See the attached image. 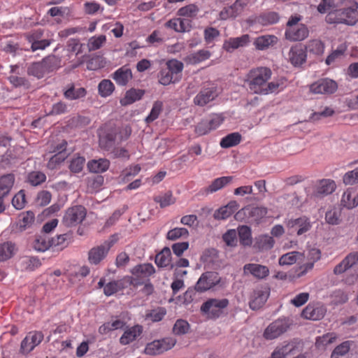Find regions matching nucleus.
Wrapping results in <instances>:
<instances>
[{
	"instance_id": "f257e3e1",
	"label": "nucleus",
	"mask_w": 358,
	"mask_h": 358,
	"mask_svg": "<svg viewBox=\"0 0 358 358\" xmlns=\"http://www.w3.org/2000/svg\"><path fill=\"white\" fill-rule=\"evenodd\" d=\"M271 76L272 71L268 67L253 68L246 74L245 83L252 93L268 94L277 91L280 85L278 81L268 82Z\"/></svg>"
},
{
	"instance_id": "f03ea898",
	"label": "nucleus",
	"mask_w": 358,
	"mask_h": 358,
	"mask_svg": "<svg viewBox=\"0 0 358 358\" xmlns=\"http://www.w3.org/2000/svg\"><path fill=\"white\" fill-rule=\"evenodd\" d=\"M125 137L122 136V130L117 127L105 124L99 133V145L107 151L113 150L116 144L126 140L130 135V131L124 130Z\"/></svg>"
},
{
	"instance_id": "7ed1b4c3",
	"label": "nucleus",
	"mask_w": 358,
	"mask_h": 358,
	"mask_svg": "<svg viewBox=\"0 0 358 358\" xmlns=\"http://www.w3.org/2000/svg\"><path fill=\"white\" fill-rule=\"evenodd\" d=\"M357 5L329 12L325 17L328 24H345L354 25L358 19Z\"/></svg>"
},
{
	"instance_id": "20e7f679",
	"label": "nucleus",
	"mask_w": 358,
	"mask_h": 358,
	"mask_svg": "<svg viewBox=\"0 0 358 358\" xmlns=\"http://www.w3.org/2000/svg\"><path fill=\"white\" fill-rule=\"evenodd\" d=\"M131 276H126L129 285L137 287L149 280V278L155 273V268L152 264H140L131 270Z\"/></svg>"
},
{
	"instance_id": "39448f33",
	"label": "nucleus",
	"mask_w": 358,
	"mask_h": 358,
	"mask_svg": "<svg viewBox=\"0 0 358 358\" xmlns=\"http://www.w3.org/2000/svg\"><path fill=\"white\" fill-rule=\"evenodd\" d=\"M226 281L222 279L218 273L207 271L203 273L199 278L195 289L199 292H204L214 287L224 288Z\"/></svg>"
},
{
	"instance_id": "423d86ee",
	"label": "nucleus",
	"mask_w": 358,
	"mask_h": 358,
	"mask_svg": "<svg viewBox=\"0 0 358 358\" xmlns=\"http://www.w3.org/2000/svg\"><path fill=\"white\" fill-rule=\"evenodd\" d=\"M229 301L227 299H209L201 306V313L209 319H217L224 313L227 308Z\"/></svg>"
},
{
	"instance_id": "0eeeda50",
	"label": "nucleus",
	"mask_w": 358,
	"mask_h": 358,
	"mask_svg": "<svg viewBox=\"0 0 358 358\" xmlns=\"http://www.w3.org/2000/svg\"><path fill=\"white\" fill-rule=\"evenodd\" d=\"M176 344V339L172 337H166L160 340H155L148 343L144 350V352L148 355H161L171 349Z\"/></svg>"
},
{
	"instance_id": "6e6552de",
	"label": "nucleus",
	"mask_w": 358,
	"mask_h": 358,
	"mask_svg": "<svg viewBox=\"0 0 358 358\" xmlns=\"http://www.w3.org/2000/svg\"><path fill=\"white\" fill-rule=\"evenodd\" d=\"M289 322L286 318H279L271 323L264 330L263 337L266 340H273L285 333L289 327Z\"/></svg>"
},
{
	"instance_id": "1a4fd4ad",
	"label": "nucleus",
	"mask_w": 358,
	"mask_h": 358,
	"mask_svg": "<svg viewBox=\"0 0 358 358\" xmlns=\"http://www.w3.org/2000/svg\"><path fill=\"white\" fill-rule=\"evenodd\" d=\"M86 209L82 206H76L66 210L62 222L66 227H73L81 223L86 217Z\"/></svg>"
},
{
	"instance_id": "9d476101",
	"label": "nucleus",
	"mask_w": 358,
	"mask_h": 358,
	"mask_svg": "<svg viewBox=\"0 0 358 358\" xmlns=\"http://www.w3.org/2000/svg\"><path fill=\"white\" fill-rule=\"evenodd\" d=\"M310 91L316 94H332L338 90L337 83L330 78H321L312 83Z\"/></svg>"
},
{
	"instance_id": "9b49d317",
	"label": "nucleus",
	"mask_w": 358,
	"mask_h": 358,
	"mask_svg": "<svg viewBox=\"0 0 358 358\" xmlns=\"http://www.w3.org/2000/svg\"><path fill=\"white\" fill-rule=\"evenodd\" d=\"M43 338L44 335L42 331H32L29 332L21 342V352L23 354L29 353L43 341Z\"/></svg>"
},
{
	"instance_id": "f8f14e48",
	"label": "nucleus",
	"mask_w": 358,
	"mask_h": 358,
	"mask_svg": "<svg viewBox=\"0 0 358 358\" xmlns=\"http://www.w3.org/2000/svg\"><path fill=\"white\" fill-rule=\"evenodd\" d=\"M286 226L292 232H296L298 236H301L311 229L312 224L308 217L301 216L299 218L289 220Z\"/></svg>"
},
{
	"instance_id": "ddd939ff",
	"label": "nucleus",
	"mask_w": 358,
	"mask_h": 358,
	"mask_svg": "<svg viewBox=\"0 0 358 358\" xmlns=\"http://www.w3.org/2000/svg\"><path fill=\"white\" fill-rule=\"evenodd\" d=\"M288 59L294 66H301L306 62L307 59L305 48L301 45H296L291 47L288 53Z\"/></svg>"
},
{
	"instance_id": "4468645a",
	"label": "nucleus",
	"mask_w": 358,
	"mask_h": 358,
	"mask_svg": "<svg viewBox=\"0 0 358 358\" xmlns=\"http://www.w3.org/2000/svg\"><path fill=\"white\" fill-rule=\"evenodd\" d=\"M308 34L309 30L303 24H300L293 27H288L285 33V38L291 41H303L308 36Z\"/></svg>"
},
{
	"instance_id": "2eb2a0df",
	"label": "nucleus",
	"mask_w": 358,
	"mask_h": 358,
	"mask_svg": "<svg viewBox=\"0 0 358 358\" xmlns=\"http://www.w3.org/2000/svg\"><path fill=\"white\" fill-rule=\"evenodd\" d=\"M217 88L210 87L201 90L194 98V103L199 106H204L217 96Z\"/></svg>"
},
{
	"instance_id": "dca6fc26",
	"label": "nucleus",
	"mask_w": 358,
	"mask_h": 358,
	"mask_svg": "<svg viewBox=\"0 0 358 358\" xmlns=\"http://www.w3.org/2000/svg\"><path fill=\"white\" fill-rule=\"evenodd\" d=\"M110 250L109 245H101L92 248L88 252V261L90 264L97 265L107 256Z\"/></svg>"
},
{
	"instance_id": "f3484780",
	"label": "nucleus",
	"mask_w": 358,
	"mask_h": 358,
	"mask_svg": "<svg viewBox=\"0 0 358 358\" xmlns=\"http://www.w3.org/2000/svg\"><path fill=\"white\" fill-rule=\"evenodd\" d=\"M164 26L176 32H187L189 31L192 28V21L189 19L176 17L167 21Z\"/></svg>"
},
{
	"instance_id": "a211bd4d",
	"label": "nucleus",
	"mask_w": 358,
	"mask_h": 358,
	"mask_svg": "<svg viewBox=\"0 0 358 358\" xmlns=\"http://www.w3.org/2000/svg\"><path fill=\"white\" fill-rule=\"evenodd\" d=\"M245 274H250L257 279H264L269 274V269L266 266L258 264H246L243 266Z\"/></svg>"
},
{
	"instance_id": "6ab92c4d",
	"label": "nucleus",
	"mask_w": 358,
	"mask_h": 358,
	"mask_svg": "<svg viewBox=\"0 0 358 358\" xmlns=\"http://www.w3.org/2000/svg\"><path fill=\"white\" fill-rule=\"evenodd\" d=\"M143 328L140 324H136L131 327L127 328L120 338V343L123 345L132 343L141 336L143 333Z\"/></svg>"
},
{
	"instance_id": "aec40b11",
	"label": "nucleus",
	"mask_w": 358,
	"mask_h": 358,
	"mask_svg": "<svg viewBox=\"0 0 358 358\" xmlns=\"http://www.w3.org/2000/svg\"><path fill=\"white\" fill-rule=\"evenodd\" d=\"M249 42L250 36L248 34H244L240 37L229 38L224 42L223 48L227 52H231L238 48L247 45Z\"/></svg>"
},
{
	"instance_id": "412c9836",
	"label": "nucleus",
	"mask_w": 358,
	"mask_h": 358,
	"mask_svg": "<svg viewBox=\"0 0 358 358\" xmlns=\"http://www.w3.org/2000/svg\"><path fill=\"white\" fill-rule=\"evenodd\" d=\"M111 77L118 85L125 86L132 79L133 75L130 68L125 65L117 69Z\"/></svg>"
},
{
	"instance_id": "4be33fe9",
	"label": "nucleus",
	"mask_w": 358,
	"mask_h": 358,
	"mask_svg": "<svg viewBox=\"0 0 358 358\" xmlns=\"http://www.w3.org/2000/svg\"><path fill=\"white\" fill-rule=\"evenodd\" d=\"M326 313V308L323 306L308 305L302 311V316L308 320H319L322 319Z\"/></svg>"
},
{
	"instance_id": "5701e85b",
	"label": "nucleus",
	"mask_w": 358,
	"mask_h": 358,
	"mask_svg": "<svg viewBox=\"0 0 358 358\" xmlns=\"http://www.w3.org/2000/svg\"><path fill=\"white\" fill-rule=\"evenodd\" d=\"M239 207L236 201H229L226 206H222L216 210L213 214L215 220H226Z\"/></svg>"
},
{
	"instance_id": "b1692460",
	"label": "nucleus",
	"mask_w": 358,
	"mask_h": 358,
	"mask_svg": "<svg viewBox=\"0 0 358 358\" xmlns=\"http://www.w3.org/2000/svg\"><path fill=\"white\" fill-rule=\"evenodd\" d=\"M269 293L267 290L256 289L254 290L250 301V307L252 310L260 308L267 301Z\"/></svg>"
},
{
	"instance_id": "393cba45",
	"label": "nucleus",
	"mask_w": 358,
	"mask_h": 358,
	"mask_svg": "<svg viewBox=\"0 0 358 358\" xmlns=\"http://www.w3.org/2000/svg\"><path fill=\"white\" fill-rule=\"evenodd\" d=\"M280 20V15L274 11L265 12L255 17L253 23H257L263 26L276 24Z\"/></svg>"
},
{
	"instance_id": "a878e982",
	"label": "nucleus",
	"mask_w": 358,
	"mask_h": 358,
	"mask_svg": "<svg viewBox=\"0 0 358 358\" xmlns=\"http://www.w3.org/2000/svg\"><path fill=\"white\" fill-rule=\"evenodd\" d=\"M233 179V176H222L215 178L205 188L204 191L207 194H213L230 184Z\"/></svg>"
},
{
	"instance_id": "bb28decb",
	"label": "nucleus",
	"mask_w": 358,
	"mask_h": 358,
	"mask_svg": "<svg viewBox=\"0 0 358 358\" xmlns=\"http://www.w3.org/2000/svg\"><path fill=\"white\" fill-rule=\"evenodd\" d=\"M14 182L15 176L12 173L0 177V199H4L8 196Z\"/></svg>"
},
{
	"instance_id": "cd10ccee",
	"label": "nucleus",
	"mask_w": 358,
	"mask_h": 358,
	"mask_svg": "<svg viewBox=\"0 0 358 358\" xmlns=\"http://www.w3.org/2000/svg\"><path fill=\"white\" fill-rule=\"evenodd\" d=\"M41 35V32L39 34L34 32L27 36L28 41L31 43V50L32 52L38 50H44L50 45V41L49 40H38Z\"/></svg>"
},
{
	"instance_id": "c85d7f7f",
	"label": "nucleus",
	"mask_w": 358,
	"mask_h": 358,
	"mask_svg": "<svg viewBox=\"0 0 358 358\" xmlns=\"http://www.w3.org/2000/svg\"><path fill=\"white\" fill-rule=\"evenodd\" d=\"M128 282L126 276L121 280H113L107 283L103 288V293L106 296H111L127 286Z\"/></svg>"
},
{
	"instance_id": "c756f323",
	"label": "nucleus",
	"mask_w": 358,
	"mask_h": 358,
	"mask_svg": "<svg viewBox=\"0 0 358 358\" xmlns=\"http://www.w3.org/2000/svg\"><path fill=\"white\" fill-rule=\"evenodd\" d=\"M145 94V91L139 89H131L126 92L124 96L120 99L122 106H128L140 100Z\"/></svg>"
},
{
	"instance_id": "7c9ffc66",
	"label": "nucleus",
	"mask_w": 358,
	"mask_h": 358,
	"mask_svg": "<svg viewBox=\"0 0 358 358\" xmlns=\"http://www.w3.org/2000/svg\"><path fill=\"white\" fill-rule=\"evenodd\" d=\"M277 42L278 38L276 36L273 35H265L257 37L254 42V45L256 49L264 50L276 44Z\"/></svg>"
},
{
	"instance_id": "2f4dec72",
	"label": "nucleus",
	"mask_w": 358,
	"mask_h": 358,
	"mask_svg": "<svg viewBox=\"0 0 358 358\" xmlns=\"http://www.w3.org/2000/svg\"><path fill=\"white\" fill-rule=\"evenodd\" d=\"M336 189V184L334 180H322L318 183L315 195L317 196H322L331 194Z\"/></svg>"
},
{
	"instance_id": "473e14b6",
	"label": "nucleus",
	"mask_w": 358,
	"mask_h": 358,
	"mask_svg": "<svg viewBox=\"0 0 358 358\" xmlns=\"http://www.w3.org/2000/svg\"><path fill=\"white\" fill-rule=\"evenodd\" d=\"M171 74L170 70L166 66L161 68L157 76L159 83L162 85L166 86L180 81V78L175 77Z\"/></svg>"
},
{
	"instance_id": "72a5a7b5",
	"label": "nucleus",
	"mask_w": 358,
	"mask_h": 358,
	"mask_svg": "<svg viewBox=\"0 0 358 358\" xmlns=\"http://www.w3.org/2000/svg\"><path fill=\"white\" fill-rule=\"evenodd\" d=\"M109 166L110 162L106 159H94L87 164L89 170L94 173H103L108 169Z\"/></svg>"
},
{
	"instance_id": "f704fd0d",
	"label": "nucleus",
	"mask_w": 358,
	"mask_h": 358,
	"mask_svg": "<svg viewBox=\"0 0 358 358\" xmlns=\"http://www.w3.org/2000/svg\"><path fill=\"white\" fill-rule=\"evenodd\" d=\"M155 264L159 267L171 266V252L170 248L166 247L155 257Z\"/></svg>"
},
{
	"instance_id": "c9c22d12",
	"label": "nucleus",
	"mask_w": 358,
	"mask_h": 358,
	"mask_svg": "<svg viewBox=\"0 0 358 358\" xmlns=\"http://www.w3.org/2000/svg\"><path fill=\"white\" fill-rule=\"evenodd\" d=\"M241 139L242 136L238 132H233L223 137L220 145L222 148L234 147L241 143Z\"/></svg>"
},
{
	"instance_id": "e433bc0d",
	"label": "nucleus",
	"mask_w": 358,
	"mask_h": 358,
	"mask_svg": "<svg viewBox=\"0 0 358 358\" xmlns=\"http://www.w3.org/2000/svg\"><path fill=\"white\" fill-rule=\"evenodd\" d=\"M274 243L273 237L268 235H261L256 238L255 247L259 250H268L273 247Z\"/></svg>"
},
{
	"instance_id": "4c0bfd02",
	"label": "nucleus",
	"mask_w": 358,
	"mask_h": 358,
	"mask_svg": "<svg viewBox=\"0 0 358 358\" xmlns=\"http://www.w3.org/2000/svg\"><path fill=\"white\" fill-rule=\"evenodd\" d=\"M41 63L43 64L45 73L57 69L60 66V60L55 55H49L45 57L41 61Z\"/></svg>"
},
{
	"instance_id": "58836bf2",
	"label": "nucleus",
	"mask_w": 358,
	"mask_h": 358,
	"mask_svg": "<svg viewBox=\"0 0 358 358\" xmlns=\"http://www.w3.org/2000/svg\"><path fill=\"white\" fill-rule=\"evenodd\" d=\"M154 201L159 204V206L163 208L169 206L176 203V199L173 196L171 191H168L162 194L154 196Z\"/></svg>"
},
{
	"instance_id": "ea45409f",
	"label": "nucleus",
	"mask_w": 358,
	"mask_h": 358,
	"mask_svg": "<svg viewBox=\"0 0 358 358\" xmlns=\"http://www.w3.org/2000/svg\"><path fill=\"white\" fill-rule=\"evenodd\" d=\"M337 338L335 333H327L316 338L315 346L318 349H325L329 345L334 343Z\"/></svg>"
},
{
	"instance_id": "a19ab883",
	"label": "nucleus",
	"mask_w": 358,
	"mask_h": 358,
	"mask_svg": "<svg viewBox=\"0 0 358 358\" xmlns=\"http://www.w3.org/2000/svg\"><path fill=\"white\" fill-rule=\"evenodd\" d=\"M87 91L84 87L76 89L73 84L64 91L65 98L69 100H75L85 96Z\"/></svg>"
},
{
	"instance_id": "79ce46f5",
	"label": "nucleus",
	"mask_w": 358,
	"mask_h": 358,
	"mask_svg": "<svg viewBox=\"0 0 358 358\" xmlns=\"http://www.w3.org/2000/svg\"><path fill=\"white\" fill-rule=\"evenodd\" d=\"M69 236L68 234H64L57 235L56 237L50 238L51 248L56 250H62L69 244L68 240Z\"/></svg>"
},
{
	"instance_id": "37998d69",
	"label": "nucleus",
	"mask_w": 358,
	"mask_h": 358,
	"mask_svg": "<svg viewBox=\"0 0 358 358\" xmlns=\"http://www.w3.org/2000/svg\"><path fill=\"white\" fill-rule=\"evenodd\" d=\"M348 46L345 43L339 45L335 50L332 51V52L328 55L325 60L326 64L331 65L340 59L345 55Z\"/></svg>"
},
{
	"instance_id": "c03bdc74",
	"label": "nucleus",
	"mask_w": 358,
	"mask_h": 358,
	"mask_svg": "<svg viewBox=\"0 0 358 358\" xmlns=\"http://www.w3.org/2000/svg\"><path fill=\"white\" fill-rule=\"evenodd\" d=\"M115 90L114 84L108 79L102 80L98 85L99 94L102 97H107L112 94Z\"/></svg>"
},
{
	"instance_id": "a18cd8bd",
	"label": "nucleus",
	"mask_w": 358,
	"mask_h": 358,
	"mask_svg": "<svg viewBox=\"0 0 358 358\" xmlns=\"http://www.w3.org/2000/svg\"><path fill=\"white\" fill-rule=\"evenodd\" d=\"M305 50L306 52L308 51L314 55H320L324 52V45L320 40L313 39L308 41Z\"/></svg>"
},
{
	"instance_id": "49530a36",
	"label": "nucleus",
	"mask_w": 358,
	"mask_h": 358,
	"mask_svg": "<svg viewBox=\"0 0 358 358\" xmlns=\"http://www.w3.org/2000/svg\"><path fill=\"white\" fill-rule=\"evenodd\" d=\"M35 250L44 252L51 248L50 238L47 234L38 236L34 243Z\"/></svg>"
},
{
	"instance_id": "de8ad7c7",
	"label": "nucleus",
	"mask_w": 358,
	"mask_h": 358,
	"mask_svg": "<svg viewBox=\"0 0 358 358\" xmlns=\"http://www.w3.org/2000/svg\"><path fill=\"white\" fill-rule=\"evenodd\" d=\"M166 66L170 70L171 75L181 78V73L183 70V63L177 59H170L166 63Z\"/></svg>"
},
{
	"instance_id": "09e8293b",
	"label": "nucleus",
	"mask_w": 358,
	"mask_h": 358,
	"mask_svg": "<svg viewBox=\"0 0 358 358\" xmlns=\"http://www.w3.org/2000/svg\"><path fill=\"white\" fill-rule=\"evenodd\" d=\"M352 341H347L335 348L333 350L331 358H342L350 351Z\"/></svg>"
},
{
	"instance_id": "8fccbe9b",
	"label": "nucleus",
	"mask_w": 358,
	"mask_h": 358,
	"mask_svg": "<svg viewBox=\"0 0 358 358\" xmlns=\"http://www.w3.org/2000/svg\"><path fill=\"white\" fill-rule=\"evenodd\" d=\"M199 11V8L195 4H189L187 6L180 8L177 14L179 16L194 18L195 17Z\"/></svg>"
},
{
	"instance_id": "3c124183",
	"label": "nucleus",
	"mask_w": 358,
	"mask_h": 358,
	"mask_svg": "<svg viewBox=\"0 0 358 358\" xmlns=\"http://www.w3.org/2000/svg\"><path fill=\"white\" fill-rule=\"evenodd\" d=\"M15 245L10 242L0 244V261L10 259L14 254Z\"/></svg>"
},
{
	"instance_id": "603ef678",
	"label": "nucleus",
	"mask_w": 358,
	"mask_h": 358,
	"mask_svg": "<svg viewBox=\"0 0 358 358\" xmlns=\"http://www.w3.org/2000/svg\"><path fill=\"white\" fill-rule=\"evenodd\" d=\"M341 204L344 207L348 209H351L357 206V196H355L352 192L348 189L343 194Z\"/></svg>"
},
{
	"instance_id": "864d4df0",
	"label": "nucleus",
	"mask_w": 358,
	"mask_h": 358,
	"mask_svg": "<svg viewBox=\"0 0 358 358\" xmlns=\"http://www.w3.org/2000/svg\"><path fill=\"white\" fill-rule=\"evenodd\" d=\"M292 350L293 348L290 346L289 343L277 346L269 358H286Z\"/></svg>"
},
{
	"instance_id": "5fc2aeb1",
	"label": "nucleus",
	"mask_w": 358,
	"mask_h": 358,
	"mask_svg": "<svg viewBox=\"0 0 358 358\" xmlns=\"http://www.w3.org/2000/svg\"><path fill=\"white\" fill-rule=\"evenodd\" d=\"M189 324L185 320H177L173 327V333L175 335L180 336L187 334L189 330Z\"/></svg>"
},
{
	"instance_id": "6e6d98bb",
	"label": "nucleus",
	"mask_w": 358,
	"mask_h": 358,
	"mask_svg": "<svg viewBox=\"0 0 358 358\" xmlns=\"http://www.w3.org/2000/svg\"><path fill=\"white\" fill-rule=\"evenodd\" d=\"M27 180L32 186H38L46 180V176L41 171H31L28 174Z\"/></svg>"
},
{
	"instance_id": "4d7b16f0",
	"label": "nucleus",
	"mask_w": 358,
	"mask_h": 358,
	"mask_svg": "<svg viewBox=\"0 0 358 358\" xmlns=\"http://www.w3.org/2000/svg\"><path fill=\"white\" fill-rule=\"evenodd\" d=\"M68 154L56 153L50 157L47 163L48 169L54 170L57 169L62 162L67 158Z\"/></svg>"
},
{
	"instance_id": "13d9d810",
	"label": "nucleus",
	"mask_w": 358,
	"mask_h": 358,
	"mask_svg": "<svg viewBox=\"0 0 358 358\" xmlns=\"http://www.w3.org/2000/svg\"><path fill=\"white\" fill-rule=\"evenodd\" d=\"M189 231L183 227H176L169 230L166 234V238L170 241H176L181 237H187Z\"/></svg>"
},
{
	"instance_id": "bf43d9fd",
	"label": "nucleus",
	"mask_w": 358,
	"mask_h": 358,
	"mask_svg": "<svg viewBox=\"0 0 358 358\" xmlns=\"http://www.w3.org/2000/svg\"><path fill=\"white\" fill-rule=\"evenodd\" d=\"M27 73L38 78H43L45 74V71L41 62L32 63L27 69Z\"/></svg>"
},
{
	"instance_id": "052dcab7",
	"label": "nucleus",
	"mask_w": 358,
	"mask_h": 358,
	"mask_svg": "<svg viewBox=\"0 0 358 358\" xmlns=\"http://www.w3.org/2000/svg\"><path fill=\"white\" fill-rule=\"evenodd\" d=\"M106 41V37L105 35L91 37L87 43L89 50L94 51L99 49L105 43Z\"/></svg>"
},
{
	"instance_id": "680f3d73",
	"label": "nucleus",
	"mask_w": 358,
	"mask_h": 358,
	"mask_svg": "<svg viewBox=\"0 0 358 358\" xmlns=\"http://www.w3.org/2000/svg\"><path fill=\"white\" fill-rule=\"evenodd\" d=\"M211 54L208 50H201L189 56L190 63L198 64L210 58Z\"/></svg>"
},
{
	"instance_id": "e2e57ef3",
	"label": "nucleus",
	"mask_w": 358,
	"mask_h": 358,
	"mask_svg": "<svg viewBox=\"0 0 358 358\" xmlns=\"http://www.w3.org/2000/svg\"><path fill=\"white\" fill-rule=\"evenodd\" d=\"M85 164V159L83 157L78 156L73 158L69 164V169L74 173H80L82 171Z\"/></svg>"
},
{
	"instance_id": "0e129e2a",
	"label": "nucleus",
	"mask_w": 358,
	"mask_h": 358,
	"mask_svg": "<svg viewBox=\"0 0 358 358\" xmlns=\"http://www.w3.org/2000/svg\"><path fill=\"white\" fill-rule=\"evenodd\" d=\"M141 171V166L138 164L131 166L124 169L120 177L123 181H129L131 177L136 176Z\"/></svg>"
},
{
	"instance_id": "69168bd1",
	"label": "nucleus",
	"mask_w": 358,
	"mask_h": 358,
	"mask_svg": "<svg viewBox=\"0 0 358 358\" xmlns=\"http://www.w3.org/2000/svg\"><path fill=\"white\" fill-rule=\"evenodd\" d=\"M163 103L162 101H157L154 103L149 115L145 118L147 123H150L158 118L162 110Z\"/></svg>"
},
{
	"instance_id": "338daca9",
	"label": "nucleus",
	"mask_w": 358,
	"mask_h": 358,
	"mask_svg": "<svg viewBox=\"0 0 358 358\" xmlns=\"http://www.w3.org/2000/svg\"><path fill=\"white\" fill-rule=\"evenodd\" d=\"M240 242L243 245H248L251 243V231L247 226H242L238 229Z\"/></svg>"
},
{
	"instance_id": "774afa93",
	"label": "nucleus",
	"mask_w": 358,
	"mask_h": 358,
	"mask_svg": "<svg viewBox=\"0 0 358 358\" xmlns=\"http://www.w3.org/2000/svg\"><path fill=\"white\" fill-rule=\"evenodd\" d=\"M299 255V252L295 251L287 252L280 257L278 261L279 264L281 266L292 265L296 262Z\"/></svg>"
}]
</instances>
